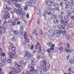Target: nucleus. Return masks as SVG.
Returning <instances> with one entry per match:
<instances>
[{"label": "nucleus", "mask_w": 74, "mask_h": 74, "mask_svg": "<svg viewBox=\"0 0 74 74\" xmlns=\"http://www.w3.org/2000/svg\"><path fill=\"white\" fill-rule=\"evenodd\" d=\"M40 53L41 55H43V54H44L45 53V50L44 49H43L41 51H40Z\"/></svg>", "instance_id": "28"}, {"label": "nucleus", "mask_w": 74, "mask_h": 74, "mask_svg": "<svg viewBox=\"0 0 74 74\" xmlns=\"http://www.w3.org/2000/svg\"><path fill=\"white\" fill-rule=\"evenodd\" d=\"M69 27H70V28H72L73 27V25L71 24V23H70L69 24Z\"/></svg>", "instance_id": "47"}, {"label": "nucleus", "mask_w": 74, "mask_h": 74, "mask_svg": "<svg viewBox=\"0 0 74 74\" xmlns=\"http://www.w3.org/2000/svg\"><path fill=\"white\" fill-rule=\"evenodd\" d=\"M49 32L50 33H52L53 32V30L52 29H50L49 30Z\"/></svg>", "instance_id": "58"}, {"label": "nucleus", "mask_w": 74, "mask_h": 74, "mask_svg": "<svg viewBox=\"0 0 74 74\" xmlns=\"http://www.w3.org/2000/svg\"><path fill=\"white\" fill-rule=\"evenodd\" d=\"M16 54V53L15 51L9 52L8 53V55L11 59H14V58L17 59L18 56Z\"/></svg>", "instance_id": "4"}, {"label": "nucleus", "mask_w": 74, "mask_h": 74, "mask_svg": "<svg viewBox=\"0 0 74 74\" xmlns=\"http://www.w3.org/2000/svg\"><path fill=\"white\" fill-rule=\"evenodd\" d=\"M21 71V69H16V72L17 73H19Z\"/></svg>", "instance_id": "26"}, {"label": "nucleus", "mask_w": 74, "mask_h": 74, "mask_svg": "<svg viewBox=\"0 0 74 74\" xmlns=\"http://www.w3.org/2000/svg\"><path fill=\"white\" fill-rule=\"evenodd\" d=\"M13 32L15 35H18V32L17 31H14Z\"/></svg>", "instance_id": "39"}, {"label": "nucleus", "mask_w": 74, "mask_h": 74, "mask_svg": "<svg viewBox=\"0 0 74 74\" xmlns=\"http://www.w3.org/2000/svg\"><path fill=\"white\" fill-rule=\"evenodd\" d=\"M53 22L55 24H56L59 23V20L57 19L56 18H55L54 19Z\"/></svg>", "instance_id": "17"}, {"label": "nucleus", "mask_w": 74, "mask_h": 74, "mask_svg": "<svg viewBox=\"0 0 74 74\" xmlns=\"http://www.w3.org/2000/svg\"><path fill=\"white\" fill-rule=\"evenodd\" d=\"M58 33H59L60 34H62V33H63V31L60 30L59 32L58 31Z\"/></svg>", "instance_id": "56"}, {"label": "nucleus", "mask_w": 74, "mask_h": 74, "mask_svg": "<svg viewBox=\"0 0 74 74\" xmlns=\"http://www.w3.org/2000/svg\"><path fill=\"white\" fill-rule=\"evenodd\" d=\"M58 17L60 19H63V16L62 15H59Z\"/></svg>", "instance_id": "46"}, {"label": "nucleus", "mask_w": 74, "mask_h": 74, "mask_svg": "<svg viewBox=\"0 0 74 74\" xmlns=\"http://www.w3.org/2000/svg\"><path fill=\"white\" fill-rule=\"evenodd\" d=\"M25 15H26V12L25 11L22 12H22H21L20 14V15L21 16L22 18H25Z\"/></svg>", "instance_id": "9"}, {"label": "nucleus", "mask_w": 74, "mask_h": 74, "mask_svg": "<svg viewBox=\"0 0 74 74\" xmlns=\"http://www.w3.org/2000/svg\"><path fill=\"white\" fill-rule=\"evenodd\" d=\"M4 28V27L3 25H2L0 26V37L2 36L3 34L2 32V31L1 29H2L3 30Z\"/></svg>", "instance_id": "12"}, {"label": "nucleus", "mask_w": 74, "mask_h": 74, "mask_svg": "<svg viewBox=\"0 0 74 74\" xmlns=\"http://www.w3.org/2000/svg\"><path fill=\"white\" fill-rule=\"evenodd\" d=\"M13 22V21L11 19H9L8 20V23H12V22Z\"/></svg>", "instance_id": "43"}, {"label": "nucleus", "mask_w": 74, "mask_h": 74, "mask_svg": "<svg viewBox=\"0 0 74 74\" xmlns=\"http://www.w3.org/2000/svg\"><path fill=\"white\" fill-rule=\"evenodd\" d=\"M33 53H34V54H37V51L36 50H34L33 51Z\"/></svg>", "instance_id": "49"}, {"label": "nucleus", "mask_w": 74, "mask_h": 74, "mask_svg": "<svg viewBox=\"0 0 74 74\" xmlns=\"http://www.w3.org/2000/svg\"><path fill=\"white\" fill-rule=\"evenodd\" d=\"M15 6L16 8H18V9H19V8H21V5L20 4H15Z\"/></svg>", "instance_id": "22"}, {"label": "nucleus", "mask_w": 74, "mask_h": 74, "mask_svg": "<svg viewBox=\"0 0 74 74\" xmlns=\"http://www.w3.org/2000/svg\"><path fill=\"white\" fill-rule=\"evenodd\" d=\"M63 4V2L62 1H61L60 3V6H62Z\"/></svg>", "instance_id": "63"}, {"label": "nucleus", "mask_w": 74, "mask_h": 74, "mask_svg": "<svg viewBox=\"0 0 74 74\" xmlns=\"http://www.w3.org/2000/svg\"><path fill=\"white\" fill-rule=\"evenodd\" d=\"M68 16H71V12H68L67 13Z\"/></svg>", "instance_id": "64"}, {"label": "nucleus", "mask_w": 74, "mask_h": 74, "mask_svg": "<svg viewBox=\"0 0 74 74\" xmlns=\"http://www.w3.org/2000/svg\"><path fill=\"white\" fill-rule=\"evenodd\" d=\"M11 10V8H8L7 7H6L5 8V11L4 12V14L5 15L3 16V19H4L5 20H7V19L10 18V14H9V13L6 12H8V11Z\"/></svg>", "instance_id": "2"}, {"label": "nucleus", "mask_w": 74, "mask_h": 74, "mask_svg": "<svg viewBox=\"0 0 74 74\" xmlns=\"http://www.w3.org/2000/svg\"><path fill=\"white\" fill-rule=\"evenodd\" d=\"M31 64L32 66H33V67L35 66L36 65V62H35V61L34 59H32L31 60Z\"/></svg>", "instance_id": "14"}, {"label": "nucleus", "mask_w": 74, "mask_h": 74, "mask_svg": "<svg viewBox=\"0 0 74 74\" xmlns=\"http://www.w3.org/2000/svg\"><path fill=\"white\" fill-rule=\"evenodd\" d=\"M37 25H38L39 24H40V21L39 19H37Z\"/></svg>", "instance_id": "55"}, {"label": "nucleus", "mask_w": 74, "mask_h": 74, "mask_svg": "<svg viewBox=\"0 0 74 74\" xmlns=\"http://www.w3.org/2000/svg\"><path fill=\"white\" fill-rule=\"evenodd\" d=\"M23 10V9L22 8H20L17 9L16 12L17 14H19L20 15L21 13L22 12V11Z\"/></svg>", "instance_id": "13"}, {"label": "nucleus", "mask_w": 74, "mask_h": 74, "mask_svg": "<svg viewBox=\"0 0 74 74\" xmlns=\"http://www.w3.org/2000/svg\"><path fill=\"white\" fill-rule=\"evenodd\" d=\"M36 45L38 46H40L41 44L39 42H37Z\"/></svg>", "instance_id": "61"}, {"label": "nucleus", "mask_w": 74, "mask_h": 74, "mask_svg": "<svg viewBox=\"0 0 74 74\" xmlns=\"http://www.w3.org/2000/svg\"><path fill=\"white\" fill-rule=\"evenodd\" d=\"M47 10H48L49 11H51V12H55V9L51 7V6H48Z\"/></svg>", "instance_id": "11"}, {"label": "nucleus", "mask_w": 74, "mask_h": 74, "mask_svg": "<svg viewBox=\"0 0 74 74\" xmlns=\"http://www.w3.org/2000/svg\"><path fill=\"white\" fill-rule=\"evenodd\" d=\"M65 51L67 52H68L69 53H71V52H72V51L69 49H66Z\"/></svg>", "instance_id": "31"}, {"label": "nucleus", "mask_w": 74, "mask_h": 74, "mask_svg": "<svg viewBox=\"0 0 74 74\" xmlns=\"http://www.w3.org/2000/svg\"><path fill=\"white\" fill-rule=\"evenodd\" d=\"M16 48L14 46H13L12 47V51H16Z\"/></svg>", "instance_id": "29"}, {"label": "nucleus", "mask_w": 74, "mask_h": 74, "mask_svg": "<svg viewBox=\"0 0 74 74\" xmlns=\"http://www.w3.org/2000/svg\"><path fill=\"white\" fill-rule=\"evenodd\" d=\"M5 1L7 2L10 5H11L12 4V2H11L10 0H5Z\"/></svg>", "instance_id": "24"}, {"label": "nucleus", "mask_w": 74, "mask_h": 74, "mask_svg": "<svg viewBox=\"0 0 74 74\" xmlns=\"http://www.w3.org/2000/svg\"><path fill=\"white\" fill-rule=\"evenodd\" d=\"M32 56V54L30 53H29V52L27 51L25 52V55L24 57L26 59H30Z\"/></svg>", "instance_id": "7"}, {"label": "nucleus", "mask_w": 74, "mask_h": 74, "mask_svg": "<svg viewBox=\"0 0 74 74\" xmlns=\"http://www.w3.org/2000/svg\"><path fill=\"white\" fill-rule=\"evenodd\" d=\"M12 45H11V46H9L8 47V49L9 51H12Z\"/></svg>", "instance_id": "38"}, {"label": "nucleus", "mask_w": 74, "mask_h": 74, "mask_svg": "<svg viewBox=\"0 0 74 74\" xmlns=\"http://www.w3.org/2000/svg\"><path fill=\"white\" fill-rule=\"evenodd\" d=\"M32 4V2L28 1L26 3V5L27 6H31Z\"/></svg>", "instance_id": "20"}, {"label": "nucleus", "mask_w": 74, "mask_h": 74, "mask_svg": "<svg viewBox=\"0 0 74 74\" xmlns=\"http://www.w3.org/2000/svg\"><path fill=\"white\" fill-rule=\"evenodd\" d=\"M41 54H38L37 55V58L38 59H40V58H41Z\"/></svg>", "instance_id": "34"}, {"label": "nucleus", "mask_w": 74, "mask_h": 74, "mask_svg": "<svg viewBox=\"0 0 74 74\" xmlns=\"http://www.w3.org/2000/svg\"><path fill=\"white\" fill-rule=\"evenodd\" d=\"M22 34H23L24 36V38L25 39H26L28 38V36H27V33L26 32H23Z\"/></svg>", "instance_id": "15"}, {"label": "nucleus", "mask_w": 74, "mask_h": 74, "mask_svg": "<svg viewBox=\"0 0 74 74\" xmlns=\"http://www.w3.org/2000/svg\"><path fill=\"white\" fill-rule=\"evenodd\" d=\"M35 72L36 74H40V70H36L35 71Z\"/></svg>", "instance_id": "33"}, {"label": "nucleus", "mask_w": 74, "mask_h": 74, "mask_svg": "<svg viewBox=\"0 0 74 74\" xmlns=\"http://www.w3.org/2000/svg\"><path fill=\"white\" fill-rule=\"evenodd\" d=\"M47 14L48 15H51V14L50 11H47Z\"/></svg>", "instance_id": "53"}, {"label": "nucleus", "mask_w": 74, "mask_h": 74, "mask_svg": "<svg viewBox=\"0 0 74 74\" xmlns=\"http://www.w3.org/2000/svg\"><path fill=\"white\" fill-rule=\"evenodd\" d=\"M25 42H29V40L27 39H25Z\"/></svg>", "instance_id": "60"}, {"label": "nucleus", "mask_w": 74, "mask_h": 74, "mask_svg": "<svg viewBox=\"0 0 74 74\" xmlns=\"http://www.w3.org/2000/svg\"><path fill=\"white\" fill-rule=\"evenodd\" d=\"M69 63L71 64H73L74 63V60L72 59H70L69 60Z\"/></svg>", "instance_id": "25"}, {"label": "nucleus", "mask_w": 74, "mask_h": 74, "mask_svg": "<svg viewBox=\"0 0 74 74\" xmlns=\"http://www.w3.org/2000/svg\"><path fill=\"white\" fill-rule=\"evenodd\" d=\"M70 7V6L69 5H66L65 6V8L66 10L68 9V8H69Z\"/></svg>", "instance_id": "35"}, {"label": "nucleus", "mask_w": 74, "mask_h": 74, "mask_svg": "<svg viewBox=\"0 0 74 74\" xmlns=\"http://www.w3.org/2000/svg\"><path fill=\"white\" fill-rule=\"evenodd\" d=\"M32 34H33L34 35H35V36H37V34H38L37 33V32L36 30L34 31L32 33Z\"/></svg>", "instance_id": "32"}, {"label": "nucleus", "mask_w": 74, "mask_h": 74, "mask_svg": "<svg viewBox=\"0 0 74 74\" xmlns=\"http://www.w3.org/2000/svg\"><path fill=\"white\" fill-rule=\"evenodd\" d=\"M12 72H15V71L16 72V69L15 68H13L12 69Z\"/></svg>", "instance_id": "51"}, {"label": "nucleus", "mask_w": 74, "mask_h": 74, "mask_svg": "<svg viewBox=\"0 0 74 74\" xmlns=\"http://www.w3.org/2000/svg\"><path fill=\"white\" fill-rule=\"evenodd\" d=\"M23 30H24V29H23V27L21 26L20 28V32H22V31H23Z\"/></svg>", "instance_id": "50"}, {"label": "nucleus", "mask_w": 74, "mask_h": 74, "mask_svg": "<svg viewBox=\"0 0 74 74\" xmlns=\"http://www.w3.org/2000/svg\"><path fill=\"white\" fill-rule=\"evenodd\" d=\"M55 44L52 45V43L51 42H50L49 43V46L50 47L49 49H48L47 50V52L49 53V55L51 54V51H53L54 50V46H55Z\"/></svg>", "instance_id": "5"}, {"label": "nucleus", "mask_w": 74, "mask_h": 74, "mask_svg": "<svg viewBox=\"0 0 74 74\" xmlns=\"http://www.w3.org/2000/svg\"><path fill=\"white\" fill-rule=\"evenodd\" d=\"M19 19V18H16L14 19V21H13L12 23V26H15L16 25V22H18V21Z\"/></svg>", "instance_id": "10"}, {"label": "nucleus", "mask_w": 74, "mask_h": 74, "mask_svg": "<svg viewBox=\"0 0 74 74\" xmlns=\"http://www.w3.org/2000/svg\"><path fill=\"white\" fill-rule=\"evenodd\" d=\"M64 26H66L67 25H68V23L67 21H66L64 22Z\"/></svg>", "instance_id": "36"}, {"label": "nucleus", "mask_w": 74, "mask_h": 74, "mask_svg": "<svg viewBox=\"0 0 74 74\" xmlns=\"http://www.w3.org/2000/svg\"><path fill=\"white\" fill-rule=\"evenodd\" d=\"M11 40L14 42H15L16 40V38L15 37H13L11 38Z\"/></svg>", "instance_id": "23"}, {"label": "nucleus", "mask_w": 74, "mask_h": 74, "mask_svg": "<svg viewBox=\"0 0 74 74\" xmlns=\"http://www.w3.org/2000/svg\"><path fill=\"white\" fill-rule=\"evenodd\" d=\"M68 18L69 16L68 15H66L64 16V18L65 19H68Z\"/></svg>", "instance_id": "62"}, {"label": "nucleus", "mask_w": 74, "mask_h": 74, "mask_svg": "<svg viewBox=\"0 0 74 74\" xmlns=\"http://www.w3.org/2000/svg\"><path fill=\"white\" fill-rule=\"evenodd\" d=\"M52 6H53L54 7H59V4L58 3H53Z\"/></svg>", "instance_id": "18"}, {"label": "nucleus", "mask_w": 74, "mask_h": 74, "mask_svg": "<svg viewBox=\"0 0 74 74\" xmlns=\"http://www.w3.org/2000/svg\"><path fill=\"white\" fill-rule=\"evenodd\" d=\"M55 34H56V36L58 37H59L60 36V34L58 33V31H55Z\"/></svg>", "instance_id": "27"}, {"label": "nucleus", "mask_w": 74, "mask_h": 74, "mask_svg": "<svg viewBox=\"0 0 74 74\" xmlns=\"http://www.w3.org/2000/svg\"><path fill=\"white\" fill-rule=\"evenodd\" d=\"M70 6H71V9H73V8H74V1H72L71 2V3L70 5Z\"/></svg>", "instance_id": "19"}, {"label": "nucleus", "mask_w": 74, "mask_h": 74, "mask_svg": "<svg viewBox=\"0 0 74 74\" xmlns=\"http://www.w3.org/2000/svg\"><path fill=\"white\" fill-rule=\"evenodd\" d=\"M65 21H64V20L63 19H61L60 20V22L62 23H64V22H65Z\"/></svg>", "instance_id": "45"}, {"label": "nucleus", "mask_w": 74, "mask_h": 74, "mask_svg": "<svg viewBox=\"0 0 74 74\" xmlns=\"http://www.w3.org/2000/svg\"><path fill=\"white\" fill-rule=\"evenodd\" d=\"M42 15L43 16H44L45 19L47 20V17H46V13H43Z\"/></svg>", "instance_id": "40"}, {"label": "nucleus", "mask_w": 74, "mask_h": 74, "mask_svg": "<svg viewBox=\"0 0 74 74\" xmlns=\"http://www.w3.org/2000/svg\"><path fill=\"white\" fill-rule=\"evenodd\" d=\"M27 62H25L23 64V66H24V67L26 66V65H27Z\"/></svg>", "instance_id": "59"}, {"label": "nucleus", "mask_w": 74, "mask_h": 74, "mask_svg": "<svg viewBox=\"0 0 74 74\" xmlns=\"http://www.w3.org/2000/svg\"><path fill=\"white\" fill-rule=\"evenodd\" d=\"M58 27L59 29H60V30H65V27L62 24H60L58 25Z\"/></svg>", "instance_id": "8"}, {"label": "nucleus", "mask_w": 74, "mask_h": 74, "mask_svg": "<svg viewBox=\"0 0 74 74\" xmlns=\"http://www.w3.org/2000/svg\"><path fill=\"white\" fill-rule=\"evenodd\" d=\"M2 57H1V60L2 62L1 64L2 65H1V67H4L5 64V62L7 61L6 58L5 57V54L4 53H2Z\"/></svg>", "instance_id": "3"}, {"label": "nucleus", "mask_w": 74, "mask_h": 74, "mask_svg": "<svg viewBox=\"0 0 74 74\" xmlns=\"http://www.w3.org/2000/svg\"><path fill=\"white\" fill-rule=\"evenodd\" d=\"M46 4L48 6H51L52 2L50 1H48L46 2Z\"/></svg>", "instance_id": "21"}, {"label": "nucleus", "mask_w": 74, "mask_h": 74, "mask_svg": "<svg viewBox=\"0 0 74 74\" xmlns=\"http://www.w3.org/2000/svg\"><path fill=\"white\" fill-rule=\"evenodd\" d=\"M59 11V7L58 6L57 7H56L55 9H54V11Z\"/></svg>", "instance_id": "37"}, {"label": "nucleus", "mask_w": 74, "mask_h": 74, "mask_svg": "<svg viewBox=\"0 0 74 74\" xmlns=\"http://www.w3.org/2000/svg\"><path fill=\"white\" fill-rule=\"evenodd\" d=\"M62 34L63 36H65L66 34V31H63L62 32Z\"/></svg>", "instance_id": "54"}, {"label": "nucleus", "mask_w": 74, "mask_h": 74, "mask_svg": "<svg viewBox=\"0 0 74 74\" xmlns=\"http://www.w3.org/2000/svg\"><path fill=\"white\" fill-rule=\"evenodd\" d=\"M46 64H47V61L45 60L41 62L40 65V66L44 69V71H45L49 69V66L48 65H46Z\"/></svg>", "instance_id": "1"}, {"label": "nucleus", "mask_w": 74, "mask_h": 74, "mask_svg": "<svg viewBox=\"0 0 74 74\" xmlns=\"http://www.w3.org/2000/svg\"><path fill=\"white\" fill-rule=\"evenodd\" d=\"M45 71L44 70V69H43L40 70V74H44V73Z\"/></svg>", "instance_id": "30"}, {"label": "nucleus", "mask_w": 74, "mask_h": 74, "mask_svg": "<svg viewBox=\"0 0 74 74\" xmlns=\"http://www.w3.org/2000/svg\"><path fill=\"white\" fill-rule=\"evenodd\" d=\"M35 10H36V14H39V13H40V10H38V9H35Z\"/></svg>", "instance_id": "52"}, {"label": "nucleus", "mask_w": 74, "mask_h": 74, "mask_svg": "<svg viewBox=\"0 0 74 74\" xmlns=\"http://www.w3.org/2000/svg\"><path fill=\"white\" fill-rule=\"evenodd\" d=\"M26 17H27V18L29 19V12L27 13V15H26Z\"/></svg>", "instance_id": "57"}, {"label": "nucleus", "mask_w": 74, "mask_h": 74, "mask_svg": "<svg viewBox=\"0 0 74 74\" xmlns=\"http://www.w3.org/2000/svg\"><path fill=\"white\" fill-rule=\"evenodd\" d=\"M35 49H36V50H37V49H38V46L36 45L35 46Z\"/></svg>", "instance_id": "48"}, {"label": "nucleus", "mask_w": 74, "mask_h": 74, "mask_svg": "<svg viewBox=\"0 0 74 74\" xmlns=\"http://www.w3.org/2000/svg\"><path fill=\"white\" fill-rule=\"evenodd\" d=\"M28 69H30V71H29V74H33L34 73V67L31 66H28Z\"/></svg>", "instance_id": "6"}, {"label": "nucleus", "mask_w": 74, "mask_h": 74, "mask_svg": "<svg viewBox=\"0 0 74 74\" xmlns=\"http://www.w3.org/2000/svg\"><path fill=\"white\" fill-rule=\"evenodd\" d=\"M30 1L32 2L33 3H36V0H29Z\"/></svg>", "instance_id": "42"}, {"label": "nucleus", "mask_w": 74, "mask_h": 74, "mask_svg": "<svg viewBox=\"0 0 74 74\" xmlns=\"http://www.w3.org/2000/svg\"><path fill=\"white\" fill-rule=\"evenodd\" d=\"M63 48L62 47V46H60V48H59V50L61 52H62V51H63Z\"/></svg>", "instance_id": "44"}, {"label": "nucleus", "mask_w": 74, "mask_h": 74, "mask_svg": "<svg viewBox=\"0 0 74 74\" xmlns=\"http://www.w3.org/2000/svg\"><path fill=\"white\" fill-rule=\"evenodd\" d=\"M7 62L8 63H11V59H8Z\"/></svg>", "instance_id": "41"}, {"label": "nucleus", "mask_w": 74, "mask_h": 74, "mask_svg": "<svg viewBox=\"0 0 74 74\" xmlns=\"http://www.w3.org/2000/svg\"><path fill=\"white\" fill-rule=\"evenodd\" d=\"M16 67L17 68H19V69H23V65L21 64L19 65V64L16 65Z\"/></svg>", "instance_id": "16"}]
</instances>
